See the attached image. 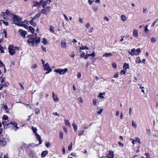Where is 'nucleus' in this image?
I'll return each mask as SVG.
<instances>
[{"mask_svg": "<svg viewBox=\"0 0 158 158\" xmlns=\"http://www.w3.org/2000/svg\"><path fill=\"white\" fill-rule=\"evenodd\" d=\"M79 49L80 50H83L84 49L88 50L89 49L88 47L85 46V47L84 46H83L81 47H80L79 48Z\"/></svg>", "mask_w": 158, "mask_h": 158, "instance_id": "obj_32", "label": "nucleus"}, {"mask_svg": "<svg viewBox=\"0 0 158 158\" xmlns=\"http://www.w3.org/2000/svg\"><path fill=\"white\" fill-rule=\"evenodd\" d=\"M52 96L54 102H57L59 101V99L57 95H56L54 92H52Z\"/></svg>", "mask_w": 158, "mask_h": 158, "instance_id": "obj_10", "label": "nucleus"}, {"mask_svg": "<svg viewBox=\"0 0 158 158\" xmlns=\"http://www.w3.org/2000/svg\"><path fill=\"white\" fill-rule=\"evenodd\" d=\"M3 48L2 46L1 45H0V51L1 53H4Z\"/></svg>", "mask_w": 158, "mask_h": 158, "instance_id": "obj_44", "label": "nucleus"}, {"mask_svg": "<svg viewBox=\"0 0 158 158\" xmlns=\"http://www.w3.org/2000/svg\"><path fill=\"white\" fill-rule=\"evenodd\" d=\"M41 48H42V50L45 52H46V48L45 47L43 46H41Z\"/></svg>", "mask_w": 158, "mask_h": 158, "instance_id": "obj_58", "label": "nucleus"}, {"mask_svg": "<svg viewBox=\"0 0 158 158\" xmlns=\"http://www.w3.org/2000/svg\"><path fill=\"white\" fill-rule=\"evenodd\" d=\"M126 71H125V70H122L121 71V72H120V73H121V74L122 75V74H125L126 73Z\"/></svg>", "mask_w": 158, "mask_h": 158, "instance_id": "obj_55", "label": "nucleus"}, {"mask_svg": "<svg viewBox=\"0 0 158 158\" xmlns=\"http://www.w3.org/2000/svg\"><path fill=\"white\" fill-rule=\"evenodd\" d=\"M17 123L14 121V122H10L6 124V128H10L14 130L15 131H17L19 129L17 127Z\"/></svg>", "mask_w": 158, "mask_h": 158, "instance_id": "obj_2", "label": "nucleus"}, {"mask_svg": "<svg viewBox=\"0 0 158 158\" xmlns=\"http://www.w3.org/2000/svg\"><path fill=\"white\" fill-rule=\"evenodd\" d=\"M118 144L120 147H123L124 146V144L120 142H118Z\"/></svg>", "mask_w": 158, "mask_h": 158, "instance_id": "obj_57", "label": "nucleus"}, {"mask_svg": "<svg viewBox=\"0 0 158 158\" xmlns=\"http://www.w3.org/2000/svg\"><path fill=\"white\" fill-rule=\"evenodd\" d=\"M50 7L47 6L45 9H42L41 10V13L43 14L47 15L50 12Z\"/></svg>", "mask_w": 158, "mask_h": 158, "instance_id": "obj_8", "label": "nucleus"}, {"mask_svg": "<svg viewBox=\"0 0 158 158\" xmlns=\"http://www.w3.org/2000/svg\"><path fill=\"white\" fill-rule=\"evenodd\" d=\"M88 55H89V56H92L93 57H94L95 56V54L94 52H93L91 54H88Z\"/></svg>", "mask_w": 158, "mask_h": 158, "instance_id": "obj_43", "label": "nucleus"}, {"mask_svg": "<svg viewBox=\"0 0 158 158\" xmlns=\"http://www.w3.org/2000/svg\"><path fill=\"white\" fill-rule=\"evenodd\" d=\"M107 155L108 158H114V154L113 151L110 150Z\"/></svg>", "mask_w": 158, "mask_h": 158, "instance_id": "obj_12", "label": "nucleus"}, {"mask_svg": "<svg viewBox=\"0 0 158 158\" xmlns=\"http://www.w3.org/2000/svg\"><path fill=\"white\" fill-rule=\"evenodd\" d=\"M47 41V39L45 38H44L43 39V41L42 42L44 44L46 45V44Z\"/></svg>", "mask_w": 158, "mask_h": 158, "instance_id": "obj_51", "label": "nucleus"}, {"mask_svg": "<svg viewBox=\"0 0 158 158\" xmlns=\"http://www.w3.org/2000/svg\"><path fill=\"white\" fill-rule=\"evenodd\" d=\"M85 55V53L84 52H83L80 54V57L81 58L84 57Z\"/></svg>", "mask_w": 158, "mask_h": 158, "instance_id": "obj_64", "label": "nucleus"}, {"mask_svg": "<svg viewBox=\"0 0 158 158\" xmlns=\"http://www.w3.org/2000/svg\"><path fill=\"white\" fill-rule=\"evenodd\" d=\"M69 56L72 57V58H74V56H75V52L74 51H73L72 53V54L70 55H69Z\"/></svg>", "mask_w": 158, "mask_h": 158, "instance_id": "obj_59", "label": "nucleus"}, {"mask_svg": "<svg viewBox=\"0 0 158 158\" xmlns=\"http://www.w3.org/2000/svg\"><path fill=\"white\" fill-rule=\"evenodd\" d=\"M84 132V130L79 131L78 132V135L79 136L83 134Z\"/></svg>", "mask_w": 158, "mask_h": 158, "instance_id": "obj_48", "label": "nucleus"}, {"mask_svg": "<svg viewBox=\"0 0 158 158\" xmlns=\"http://www.w3.org/2000/svg\"><path fill=\"white\" fill-rule=\"evenodd\" d=\"M68 150L69 151H70L72 150V142H71V143L68 146Z\"/></svg>", "mask_w": 158, "mask_h": 158, "instance_id": "obj_39", "label": "nucleus"}, {"mask_svg": "<svg viewBox=\"0 0 158 158\" xmlns=\"http://www.w3.org/2000/svg\"><path fill=\"white\" fill-rule=\"evenodd\" d=\"M135 62L137 64H139L141 63L140 58L139 57H137L135 60Z\"/></svg>", "mask_w": 158, "mask_h": 158, "instance_id": "obj_26", "label": "nucleus"}, {"mask_svg": "<svg viewBox=\"0 0 158 158\" xmlns=\"http://www.w3.org/2000/svg\"><path fill=\"white\" fill-rule=\"evenodd\" d=\"M121 20L122 21H124L127 20V18L124 15H122L121 16Z\"/></svg>", "mask_w": 158, "mask_h": 158, "instance_id": "obj_36", "label": "nucleus"}, {"mask_svg": "<svg viewBox=\"0 0 158 158\" xmlns=\"http://www.w3.org/2000/svg\"><path fill=\"white\" fill-rule=\"evenodd\" d=\"M73 129L76 132L77 131V127L75 123H73L72 124Z\"/></svg>", "mask_w": 158, "mask_h": 158, "instance_id": "obj_28", "label": "nucleus"}, {"mask_svg": "<svg viewBox=\"0 0 158 158\" xmlns=\"http://www.w3.org/2000/svg\"><path fill=\"white\" fill-rule=\"evenodd\" d=\"M135 141H136L138 143H140V140L139 137L136 138H135Z\"/></svg>", "mask_w": 158, "mask_h": 158, "instance_id": "obj_52", "label": "nucleus"}, {"mask_svg": "<svg viewBox=\"0 0 158 158\" xmlns=\"http://www.w3.org/2000/svg\"><path fill=\"white\" fill-rule=\"evenodd\" d=\"M8 119V117L7 115H4L2 117V119L4 120H6Z\"/></svg>", "mask_w": 158, "mask_h": 158, "instance_id": "obj_42", "label": "nucleus"}, {"mask_svg": "<svg viewBox=\"0 0 158 158\" xmlns=\"http://www.w3.org/2000/svg\"><path fill=\"white\" fill-rule=\"evenodd\" d=\"M8 51L10 54L11 55H13L15 53V49H14V47L12 45H9L8 47Z\"/></svg>", "mask_w": 158, "mask_h": 158, "instance_id": "obj_6", "label": "nucleus"}, {"mask_svg": "<svg viewBox=\"0 0 158 158\" xmlns=\"http://www.w3.org/2000/svg\"><path fill=\"white\" fill-rule=\"evenodd\" d=\"M19 85L21 87L22 89L23 90H24V88L23 86V85L20 82H19Z\"/></svg>", "mask_w": 158, "mask_h": 158, "instance_id": "obj_61", "label": "nucleus"}, {"mask_svg": "<svg viewBox=\"0 0 158 158\" xmlns=\"http://www.w3.org/2000/svg\"><path fill=\"white\" fill-rule=\"evenodd\" d=\"M64 123L65 125L67 126L70 127V124L69 121L68 119H64Z\"/></svg>", "mask_w": 158, "mask_h": 158, "instance_id": "obj_24", "label": "nucleus"}, {"mask_svg": "<svg viewBox=\"0 0 158 158\" xmlns=\"http://www.w3.org/2000/svg\"><path fill=\"white\" fill-rule=\"evenodd\" d=\"M112 56V54L110 53H106L103 55V56L106 57Z\"/></svg>", "mask_w": 158, "mask_h": 158, "instance_id": "obj_33", "label": "nucleus"}, {"mask_svg": "<svg viewBox=\"0 0 158 158\" xmlns=\"http://www.w3.org/2000/svg\"><path fill=\"white\" fill-rule=\"evenodd\" d=\"M35 36L33 35V34H31L27 35V37L28 38V39H30L31 38H33Z\"/></svg>", "mask_w": 158, "mask_h": 158, "instance_id": "obj_38", "label": "nucleus"}, {"mask_svg": "<svg viewBox=\"0 0 158 158\" xmlns=\"http://www.w3.org/2000/svg\"><path fill=\"white\" fill-rule=\"evenodd\" d=\"M29 147V146L27 145L25 143H23L21 145V148L23 151L24 148H28Z\"/></svg>", "mask_w": 158, "mask_h": 158, "instance_id": "obj_15", "label": "nucleus"}, {"mask_svg": "<svg viewBox=\"0 0 158 158\" xmlns=\"http://www.w3.org/2000/svg\"><path fill=\"white\" fill-rule=\"evenodd\" d=\"M31 129L33 131V132L35 134H37V129L36 127H32Z\"/></svg>", "mask_w": 158, "mask_h": 158, "instance_id": "obj_30", "label": "nucleus"}, {"mask_svg": "<svg viewBox=\"0 0 158 158\" xmlns=\"http://www.w3.org/2000/svg\"><path fill=\"white\" fill-rule=\"evenodd\" d=\"M47 3H48V2H47V1H44V2H43L42 3V6H43V8H44L45 6L47 5Z\"/></svg>", "mask_w": 158, "mask_h": 158, "instance_id": "obj_40", "label": "nucleus"}, {"mask_svg": "<svg viewBox=\"0 0 158 158\" xmlns=\"http://www.w3.org/2000/svg\"><path fill=\"white\" fill-rule=\"evenodd\" d=\"M97 100L96 99H94L93 100V105L94 106H96L97 105Z\"/></svg>", "mask_w": 158, "mask_h": 158, "instance_id": "obj_49", "label": "nucleus"}, {"mask_svg": "<svg viewBox=\"0 0 158 158\" xmlns=\"http://www.w3.org/2000/svg\"><path fill=\"white\" fill-rule=\"evenodd\" d=\"M68 71L67 68H65L64 69H55L54 72L58 73L60 75H64Z\"/></svg>", "mask_w": 158, "mask_h": 158, "instance_id": "obj_4", "label": "nucleus"}, {"mask_svg": "<svg viewBox=\"0 0 158 158\" xmlns=\"http://www.w3.org/2000/svg\"><path fill=\"white\" fill-rule=\"evenodd\" d=\"M61 45L62 48H67V44L66 42L63 40H61Z\"/></svg>", "mask_w": 158, "mask_h": 158, "instance_id": "obj_14", "label": "nucleus"}, {"mask_svg": "<svg viewBox=\"0 0 158 158\" xmlns=\"http://www.w3.org/2000/svg\"><path fill=\"white\" fill-rule=\"evenodd\" d=\"M112 66L113 67L114 69H116L117 68L116 64L114 62H113L112 63Z\"/></svg>", "mask_w": 158, "mask_h": 158, "instance_id": "obj_54", "label": "nucleus"}, {"mask_svg": "<svg viewBox=\"0 0 158 158\" xmlns=\"http://www.w3.org/2000/svg\"><path fill=\"white\" fill-rule=\"evenodd\" d=\"M44 70H48L50 69H52L49 66L48 63H46L45 64H44Z\"/></svg>", "mask_w": 158, "mask_h": 158, "instance_id": "obj_17", "label": "nucleus"}, {"mask_svg": "<svg viewBox=\"0 0 158 158\" xmlns=\"http://www.w3.org/2000/svg\"><path fill=\"white\" fill-rule=\"evenodd\" d=\"M105 92H103V93H99V99H104L105 97L103 96V95H105Z\"/></svg>", "mask_w": 158, "mask_h": 158, "instance_id": "obj_21", "label": "nucleus"}, {"mask_svg": "<svg viewBox=\"0 0 158 158\" xmlns=\"http://www.w3.org/2000/svg\"><path fill=\"white\" fill-rule=\"evenodd\" d=\"M77 77L78 79L80 78L81 77V73L80 72H78L77 74Z\"/></svg>", "mask_w": 158, "mask_h": 158, "instance_id": "obj_60", "label": "nucleus"}, {"mask_svg": "<svg viewBox=\"0 0 158 158\" xmlns=\"http://www.w3.org/2000/svg\"><path fill=\"white\" fill-rule=\"evenodd\" d=\"M50 29V31H51V32H52V33H53L55 31H54V28L51 25L50 26V28H49Z\"/></svg>", "mask_w": 158, "mask_h": 158, "instance_id": "obj_41", "label": "nucleus"}, {"mask_svg": "<svg viewBox=\"0 0 158 158\" xmlns=\"http://www.w3.org/2000/svg\"><path fill=\"white\" fill-rule=\"evenodd\" d=\"M40 15V13H38L34 17H33L32 19L34 20L36 19L38 21Z\"/></svg>", "mask_w": 158, "mask_h": 158, "instance_id": "obj_19", "label": "nucleus"}, {"mask_svg": "<svg viewBox=\"0 0 158 158\" xmlns=\"http://www.w3.org/2000/svg\"><path fill=\"white\" fill-rule=\"evenodd\" d=\"M34 20L32 19L29 22L30 24L33 27H35L36 26V23L34 21Z\"/></svg>", "mask_w": 158, "mask_h": 158, "instance_id": "obj_16", "label": "nucleus"}, {"mask_svg": "<svg viewBox=\"0 0 158 158\" xmlns=\"http://www.w3.org/2000/svg\"><path fill=\"white\" fill-rule=\"evenodd\" d=\"M18 24L19 25V26L23 27L27 29L28 27V26L26 24H23V23H21V22L19 23Z\"/></svg>", "mask_w": 158, "mask_h": 158, "instance_id": "obj_22", "label": "nucleus"}, {"mask_svg": "<svg viewBox=\"0 0 158 158\" xmlns=\"http://www.w3.org/2000/svg\"><path fill=\"white\" fill-rule=\"evenodd\" d=\"M148 25H146L144 29V31L146 33H148V32L149 31V30L148 29Z\"/></svg>", "mask_w": 158, "mask_h": 158, "instance_id": "obj_56", "label": "nucleus"}, {"mask_svg": "<svg viewBox=\"0 0 158 158\" xmlns=\"http://www.w3.org/2000/svg\"><path fill=\"white\" fill-rule=\"evenodd\" d=\"M133 35L136 38H138L139 36L138 31L137 29H135L133 31Z\"/></svg>", "mask_w": 158, "mask_h": 158, "instance_id": "obj_13", "label": "nucleus"}, {"mask_svg": "<svg viewBox=\"0 0 158 158\" xmlns=\"http://www.w3.org/2000/svg\"><path fill=\"white\" fill-rule=\"evenodd\" d=\"M18 32L19 33V35L24 38L26 37V35L27 33L26 31H23L21 29L19 30Z\"/></svg>", "mask_w": 158, "mask_h": 158, "instance_id": "obj_7", "label": "nucleus"}, {"mask_svg": "<svg viewBox=\"0 0 158 158\" xmlns=\"http://www.w3.org/2000/svg\"><path fill=\"white\" fill-rule=\"evenodd\" d=\"M129 64L127 63H124L123 64V68L124 70H126L127 69L129 68Z\"/></svg>", "mask_w": 158, "mask_h": 158, "instance_id": "obj_20", "label": "nucleus"}, {"mask_svg": "<svg viewBox=\"0 0 158 158\" xmlns=\"http://www.w3.org/2000/svg\"><path fill=\"white\" fill-rule=\"evenodd\" d=\"M151 42L152 43H153L155 42L156 41V38L153 37L151 39Z\"/></svg>", "mask_w": 158, "mask_h": 158, "instance_id": "obj_53", "label": "nucleus"}, {"mask_svg": "<svg viewBox=\"0 0 158 158\" xmlns=\"http://www.w3.org/2000/svg\"><path fill=\"white\" fill-rule=\"evenodd\" d=\"M136 51L137 52V53L135 54V55H139L140 52V48H138L136 50Z\"/></svg>", "mask_w": 158, "mask_h": 158, "instance_id": "obj_46", "label": "nucleus"}, {"mask_svg": "<svg viewBox=\"0 0 158 158\" xmlns=\"http://www.w3.org/2000/svg\"><path fill=\"white\" fill-rule=\"evenodd\" d=\"M0 64L1 65V67H3L4 69V73H5L6 72V69L5 67L4 64H3L2 62L0 60Z\"/></svg>", "mask_w": 158, "mask_h": 158, "instance_id": "obj_27", "label": "nucleus"}, {"mask_svg": "<svg viewBox=\"0 0 158 158\" xmlns=\"http://www.w3.org/2000/svg\"><path fill=\"white\" fill-rule=\"evenodd\" d=\"M35 113L36 115L40 113V110L39 108H36L35 109Z\"/></svg>", "mask_w": 158, "mask_h": 158, "instance_id": "obj_34", "label": "nucleus"}, {"mask_svg": "<svg viewBox=\"0 0 158 158\" xmlns=\"http://www.w3.org/2000/svg\"><path fill=\"white\" fill-rule=\"evenodd\" d=\"M12 19L14 23L18 26H19L18 24H19V23H23V21L22 20V18L19 17L17 15H14Z\"/></svg>", "mask_w": 158, "mask_h": 158, "instance_id": "obj_3", "label": "nucleus"}, {"mask_svg": "<svg viewBox=\"0 0 158 158\" xmlns=\"http://www.w3.org/2000/svg\"><path fill=\"white\" fill-rule=\"evenodd\" d=\"M48 153V152L46 151H44L42 152L41 154V156L42 158L45 157L46 155Z\"/></svg>", "mask_w": 158, "mask_h": 158, "instance_id": "obj_18", "label": "nucleus"}, {"mask_svg": "<svg viewBox=\"0 0 158 158\" xmlns=\"http://www.w3.org/2000/svg\"><path fill=\"white\" fill-rule=\"evenodd\" d=\"M135 48H132L131 49L130 52H129V53L132 56L135 55Z\"/></svg>", "mask_w": 158, "mask_h": 158, "instance_id": "obj_23", "label": "nucleus"}, {"mask_svg": "<svg viewBox=\"0 0 158 158\" xmlns=\"http://www.w3.org/2000/svg\"><path fill=\"white\" fill-rule=\"evenodd\" d=\"M3 75V74H2V76L0 77V82L1 83H3L5 81V78L4 77H3L2 76Z\"/></svg>", "mask_w": 158, "mask_h": 158, "instance_id": "obj_35", "label": "nucleus"}, {"mask_svg": "<svg viewBox=\"0 0 158 158\" xmlns=\"http://www.w3.org/2000/svg\"><path fill=\"white\" fill-rule=\"evenodd\" d=\"M8 140V138L6 137L1 138H0V145L2 147L6 146Z\"/></svg>", "mask_w": 158, "mask_h": 158, "instance_id": "obj_5", "label": "nucleus"}, {"mask_svg": "<svg viewBox=\"0 0 158 158\" xmlns=\"http://www.w3.org/2000/svg\"><path fill=\"white\" fill-rule=\"evenodd\" d=\"M45 145L47 148L51 146V143L49 142L45 143Z\"/></svg>", "mask_w": 158, "mask_h": 158, "instance_id": "obj_62", "label": "nucleus"}, {"mask_svg": "<svg viewBox=\"0 0 158 158\" xmlns=\"http://www.w3.org/2000/svg\"><path fill=\"white\" fill-rule=\"evenodd\" d=\"M132 126L135 128H136L137 127V124L136 123L133 121H132Z\"/></svg>", "mask_w": 158, "mask_h": 158, "instance_id": "obj_37", "label": "nucleus"}, {"mask_svg": "<svg viewBox=\"0 0 158 158\" xmlns=\"http://www.w3.org/2000/svg\"><path fill=\"white\" fill-rule=\"evenodd\" d=\"M98 6H95L92 7V9L94 11H96L98 10Z\"/></svg>", "mask_w": 158, "mask_h": 158, "instance_id": "obj_29", "label": "nucleus"}, {"mask_svg": "<svg viewBox=\"0 0 158 158\" xmlns=\"http://www.w3.org/2000/svg\"><path fill=\"white\" fill-rule=\"evenodd\" d=\"M3 32L4 34L5 37V38H7V32L6 31V30L4 29L3 31Z\"/></svg>", "mask_w": 158, "mask_h": 158, "instance_id": "obj_47", "label": "nucleus"}, {"mask_svg": "<svg viewBox=\"0 0 158 158\" xmlns=\"http://www.w3.org/2000/svg\"><path fill=\"white\" fill-rule=\"evenodd\" d=\"M35 135L36 139L37 140L41 139L40 135L37 133Z\"/></svg>", "mask_w": 158, "mask_h": 158, "instance_id": "obj_45", "label": "nucleus"}, {"mask_svg": "<svg viewBox=\"0 0 158 158\" xmlns=\"http://www.w3.org/2000/svg\"><path fill=\"white\" fill-rule=\"evenodd\" d=\"M44 1V0H40V2H37V1H34L33 2L34 5L33 7H37L38 8H39L40 5L42 4Z\"/></svg>", "mask_w": 158, "mask_h": 158, "instance_id": "obj_9", "label": "nucleus"}, {"mask_svg": "<svg viewBox=\"0 0 158 158\" xmlns=\"http://www.w3.org/2000/svg\"><path fill=\"white\" fill-rule=\"evenodd\" d=\"M78 100L81 103H83V101L81 98H78Z\"/></svg>", "mask_w": 158, "mask_h": 158, "instance_id": "obj_63", "label": "nucleus"}, {"mask_svg": "<svg viewBox=\"0 0 158 158\" xmlns=\"http://www.w3.org/2000/svg\"><path fill=\"white\" fill-rule=\"evenodd\" d=\"M29 31L32 33H33L35 31V29L31 26H30L28 27Z\"/></svg>", "mask_w": 158, "mask_h": 158, "instance_id": "obj_25", "label": "nucleus"}, {"mask_svg": "<svg viewBox=\"0 0 158 158\" xmlns=\"http://www.w3.org/2000/svg\"><path fill=\"white\" fill-rule=\"evenodd\" d=\"M35 34V35L34 37L31 38L30 39H28L27 41V42L28 45L33 47L35 45V46H37L41 40L40 37L37 36L36 33Z\"/></svg>", "mask_w": 158, "mask_h": 158, "instance_id": "obj_1", "label": "nucleus"}, {"mask_svg": "<svg viewBox=\"0 0 158 158\" xmlns=\"http://www.w3.org/2000/svg\"><path fill=\"white\" fill-rule=\"evenodd\" d=\"M59 134L60 139L61 140H63V132L62 131H60Z\"/></svg>", "mask_w": 158, "mask_h": 158, "instance_id": "obj_31", "label": "nucleus"}, {"mask_svg": "<svg viewBox=\"0 0 158 158\" xmlns=\"http://www.w3.org/2000/svg\"><path fill=\"white\" fill-rule=\"evenodd\" d=\"M29 156L32 158H34L35 154L33 150H30L28 151Z\"/></svg>", "mask_w": 158, "mask_h": 158, "instance_id": "obj_11", "label": "nucleus"}, {"mask_svg": "<svg viewBox=\"0 0 158 158\" xmlns=\"http://www.w3.org/2000/svg\"><path fill=\"white\" fill-rule=\"evenodd\" d=\"M2 125L4 126V128H6V124H7L6 123V122L5 121H2Z\"/></svg>", "mask_w": 158, "mask_h": 158, "instance_id": "obj_50", "label": "nucleus"}]
</instances>
